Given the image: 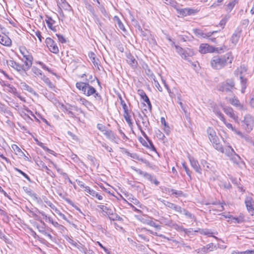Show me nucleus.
<instances>
[{
	"label": "nucleus",
	"instance_id": "nucleus-12",
	"mask_svg": "<svg viewBox=\"0 0 254 254\" xmlns=\"http://www.w3.org/2000/svg\"><path fill=\"white\" fill-rule=\"evenodd\" d=\"M94 94L95 98H100V95L98 93L96 92V89L88 83L86 89L85 93H84V95L87 96H90Z\"/></svg>",
	"mask_w": 254,
	"mask_h": 254
},
{
	"label": "nucleus",
	"instance_id": "nucleus-3",
	"mask_svg": "<svg viewBox=\"0 0 254 254\" xmlns=\"http://www.w3.org/2000/svg\"><path fill=\"white\" fill-rule=\"evenodd\" d=\"M234 163L238 164L241 161L240 157L237 154L234 149L230 145L224 149V152Z\"/></svg>",
	"mask_w": 254,
	"mask_h": 254
},
{
	"label": "nucleus",
	"instance_id": "nucleus-61",
	"mask_svg": "<svg viewBox=\"0 0 254 254\" xmlns=\"http://www.w3.org/2000/svg\"><path fill=\"white\" fill-rule=\"evenodd\" d=\"M156 133L157 137L159 139H161V140H163L164 139V138L165 137V135L160 130H158L156 131Z\"/></svg>",
	"mask_w": 254,
	"mask_h": 254
},
{
	"label": "nucleus",
	"instance_id": "nucleus-49",
	"mask_svg": "<svg viewBox=\"0 0 254 254\" xmlns=\"http://www.w3.org/2000/svg\"><path fill=\"white\" fill-rule=\"evenodd\" d=\"M147 223L152 226V227H154V228H155L157 230H160L161 228V226L160 225H158L157 224H156L155 222L152 221V220H148V222H147Z\"/></svg>",
	"mask_w": 254,
	"mask_h": 254
},
{
	"label": "nucleus",
	"instance_id": "nucleus-18",
	"mask_svg": "<svg viewBox=\"0 0 254 254\" xmlns=\"http://www.w3.org/2000/svg\"><path fill=\"white\" fill-rule=\"evenodd\" d=\"M245 203L249 212L254 210V201L252 197H247L245 199Z\"/></svg>",
	"mask_w": 254,
	"mask_h": 254
},
{
	"label": "nucleus",
	"instance_id": "nucleus-25",
	"mask_svg": "<svg viewBox=\"0 0 254 254\" xmlns=\"http://www.w3.org/2000/svg\"><path fill=\"white\" fill-rule=\"evenodd\" d=\"M88 83L77 82H76L75 86L78 89L82 91L84 94V93H85L86 91V87L88 86Z\"/></svg>",
	"mask_w": 254,
	"mask_h": 254
},
{
	"label": "nucleus",
	"instance_id": "nucleus-32",
	"mask_svg": "<svg viewBox=\"0 0 254 254\" xmlns=\"http://www.w3.org/2000/svg\"><path fill=\"white\" fill-rule=\"evenodd\" d=\"M32 71L34 73L35 76L40 77L41 78H42V77H43V76L45 75L43 74L41 70H40V69H39L38 68H37L36 66H34L32 67Z\"/></svg>",
	"mask_w": 254,
	"mask_h": 254
},
{
	"label": "nucleus",
	"instance_id": "nucleus-54",
	"mask_svg": "<svg viewBox=\"0 0 254 254\" xmlns=\"http://www.w3.org/2000/svg\"><path fill=\"white\" fill-rule=\"evenodd\" d=\"M229 16L226 15L223 18H222L219 22V25L222 27V28L224 27L228 19L229 18Z\"/></svg>",
	"mask_w": 254,
	"mask_h": 254
},
{
	"label": "nucleus",
	"instance_id": "nucleus-53",
	"mask_svg": "<svg viewBox=\"0 0 254 254\" xmlns=\"http://www.w3.org/2000/svg\"><path fill=\"white\" fill-rule=\"evenodd\" d=\"M45 202L48 206H49L51 209H52L53 210H54L56 212L57 211L58 209L50 201L47 200V201H45Z\"/></svg>",
	"mask_w": 254,
	"mask_h": 254
},
{
	"label": "nucleus",
	"instance_id": "nucleus-38",
	"mask_svg": "<svg viewBox=\"0 0 254 254\" xmlns=\"http://www.w3.org/2000/svg\"><path fill=\"white\" fill-rule=\"evenodd\" d=\"M145 69V72L147 75L151 79H154L155 78V76L152 72V71L148 68L147 65H145V67H143Z\"/></svg>",
	"mask_w": 254,
	"mask_h": 254
},
{
	"label": "nucleus",
	"instance_id": "nucleus-6",
	"mask_svg": "<svg viewBox=\"0 0 254 254\" xmlns=\"http://www.w3.org/2000/svg\"><path fill=\"white\" fill-rule=\"evenodd\" d=\"M243 128L248 132H250L253 128L254 119L250 115H247L245 117L242 125Z\"/></svg>",
	"mask_w": 254,
	"mask_h": 254
},
{
	"label": "nucleus",
	"instance_id": "nucleus-56",
	"mask_svg": "<svg viewBox=\"0 0 254 254\" xmlns=\"http://www.w3.org/2000/svg\"><path fill=\"white\" fill-rule=\"evenodd\" d=\"M85 191L93 197L94 196L95 193H96V191L91 189L89 187L85 188Z\"/></svg>",
	"mask_w": 254,
	"mask_h": 254
},
{
	"label": "nucleus",
	"instance_id": "nucleus-27",
	"mask_svg": "<svg viewBox=\"0 0 254 254\" xmlns=\"http://www.w3.org/2000/svg\"><path fill=\"white\" fill-rule=\"evenodd\" d=\"M20 87L22 89L26 90L31 93L35 94V91H34L33 88L32 87H31L30 86H29L28 85H27L24 82H21L20 83Z\"/></svg>",
	"mask_w": 254,
	"mask_h": 254
},
{
	"label": "nucleus",
	"instance_id": "nucleus-64",
	"mask_svg": "<svg viewBox=\"0 0 254 254\" xmlns=\"http://www.w3.org/2000/svg\"><path fill=\"white\" fill-rule=\"evenodd\" d=\"M97 128L99 130H100L101 131L103 132V133L105 132L107 130L106 129V127L105 126L101 124H98L97 125Z\"/></svg>",
	"mask_w": 254,
	"mask_h": 254
},
{
	"label": "nucleus",
	"instance_id": "nucleus-60",
	"mask_svg": "<svg viewBox=\"0 0 254 254\" xmlns=\"http://www.w3.org/2000/svg\"><path fill=\"white\" fill-rule=\"evenodd\" d=\"M21 116L27 122H29L30 121H32V119L30 117L29 115L27 114H26V113H22L21 114Z\"/></svg>",
	"mask_w": 254,
	"mask_h": 254
},
{
	"label": "nucleus",
	"instance_id": "nucleus-23",
	"mask_svg": "<svg viewBox=\"0 0 254 254\" xmlns=\"http://www.w3.org/2000/svg\"><path fill=\"white\" fill-rule=\"evenodd\" d=\"M106 137L112 141L117 142V136L111 130H107L104 132Z\"/></svg>",
	"mask_w": 254,
	"mask_h": 254
},
{
	"label": "nucleus",
	"instance_id": "nucleus-9",
	"mask_svg": "<svg viewBox=\"0 0 254 254\" xmlns=\"http://www.w3.org/2000/svg\"><path fill=\"white\" fill-rule=\"evenodd\" d=\"M173 210L180 214L185 215L188 218L192 219L193 218V216L189 211L177 204L175 205Z\"/></svg>",
	"mask_w": 254,
	"mask_h": 254
},
{
	"label": "nucleus",
	"instance_id": "nucleus-24",
	"mask_svg": "<svg viewBox=\"0 0 254 254\" xmlns=\"http://www.w3.org/2000/svg\"><path fill=\"white\" fill-rule=\"evenodd\" d=\"M212 108L213 112L217 116V117L221 120H224V115L221 113L219 107L216 105H214L212 107Z\"/></svg>",
	"mask_w": 254,
	"mask_h": 254
},
{
	"label": "nucleus",
	"instance_id": "nucleus-2",
	"mask_svg": "<svg viewBox=\"0 0 254 254\" xmlns=\"http://www.w3.org/2000/svg\"><path fill=\"white\" fill-rule=\"evenodd\" d=\"M207 133L209 139L214 148L220 152H224V148L219 141L215 130L212 127H209L207 129Z\"/></svg>",
	"mask_w": 254,
	"mask_h": 254
},
{
	"label": "nucleus",
	"instance_id": "nucleus-62",
	"mask_svg": "<svg viewBox=\"0 0 254 254\" xmlns=\"http://www.w3.org/2000/svg\"><path fill=\"white\" fill-rule=\"evenodd\" d=\"M75 247H76L80 251H81L82 252H84L85 251V250H86V248H85L80 243H77Z\"/></svg>",
	"mask_w": 254,
	"mask_h": 254
},
{
	"label": "nucleus",
	"instance_id": "nucleus-40",
	"mask_svg": "<svg viewBox=\"0 0 254 254\" xmlns=\"http://www.w3.org/2000/svg\"><path fill=\"white\" fill-rule=\"evenodd\" d=\"M50 163H51V164L53 165V166L54 167V168H55V169L57 170V172H58L59 174H61V175H63V176H64V177L67 176V174H66L64 172V171H63V169H61L60 168H59V167H58V166L56 164H55L53 162H52V161H50Z\"/></svg>",
	"mask_w": 254,
	"mask_h": 254
},
{
	"label": "nucleus",
	"instance_id": "nucleus-15",
	"mask_svg": "<svg viewBox=\"0 0 254 254\" xmlns=\"http://www.w3.org/2000/svg\"><path fill=\"white\" fill-rule=\"evenodd\" d=\"M23 58L25 59L24 61L25 66H24L25 69H24V70L27 71L31 67L32 64L33 57L31 55L28 54Z\"/></svg>",
	"mask_w": 254,
	"mask_h": 254
},
{
	"label": "nucleus",
	"instance_id": "nucleus-21",
	"mask_svg": "<svg viewBox=\"0 0 254 254\" xmlns=\"http://www.w3.org/2000/svg\"><path fill=\"white\" fill-rule=\"evenodd\" d=\"M4 90L6 92L11 93L17 96L21 100H24L23 98L19 96V94L17 92L16 89L13 85L8 84V85H6V87L4 88Z\"/></svg>",
	"mask_w": 254,
	"mask_h": 254
},
{
	"label": "nucleus",
	"instance_id": "nucleus-10",
	"mask_svg": "<svg viewBox=\"0 0 254 254\" xmlns=\"http://www.w3.org/2000/svg\"><path fill=\"white\" fill-rule=\"evenodd\" d=\"M193 32L195 34V35L197 37H201L203 38H208L211 37V36L215 33H216L217 31H214L213 32H209L208 33H204L202 30L199 29H193L192 30Z\"/></svg>",
	"mask_w": 254,
	"mask_h": 254
},
{
	"label": "nucleus",
	"instance_id": "nucleus-34",
	"mask_svg": "<svg viewBox=\"0 0 254 254\" xmlns=\"http://www.w3.org/2000/svg\"><path fill=\"white\" fill-rule=\"evenodd\" d=\"M201 164L206 171L212 170V166L206 160H202Z\"/></svg>",
	"mask_w": 254,
	"mask_h": 254
},
{
	"label": "nucleus",
	"instance_id": "nucleus-46",
	"mask_svg": "<svg viewBox=\"0 0 254 254\" xmlns=\"http://www.w3.org/2000/svg\"><path fill=\"white\" fill-rule=\"evenodd\" d=\"M127 61L128 63L131 66H134L136 63L135 59L131 55H128L127 57Z\"/></svg>",
	"mask_w": 254,
	"mask_h": 254
},
{
	"label": "nucleus",
	"instance_id": "nucleus-36",
	"mask_svg": "<svg viewBox=\"0 0 254 254\" xmlns=\"http://www.w3.org/2000/svg\"><path fill=\"white\" fill-rule=\"evenodd\" d=\"M238 2V0H233L230 1L226 5V10L231 11L235 5Z\"/></svg>",
	"mask_w": 254,
	"mask_h": 254
},
{
	"label": "nucleus",
	"instance_id": "nucleus-52",
	"mask_svg": "<svg viewBox=\"0 0 254 254\" xmlns=\"http://www.w3.org/2000/svg\"><path fill=\"white\" fill-rule=\"evenodd\" d=\"M206 249L208 251V252H211L216 249V246L214 245L213 243H210L205 246Z\"/></svg>",
	"mask_w": 254,
	"mask_h": 254
},
{
	"label": "nucleus",
	"instance_id": "nucleus-57",
	"mask_svg": "<svg viewBox=\"0 0 254 254\" xmlns=\"http://www.w3.org/2000/svg\"><path fill=\"white\" fill-rule=\"evenodd\" d=\"M120 101H121V104L122 106V107L124 109V112H127V111H128L127 106L125 101L123 100V99L120 97Z\"/></svg>",
	"mask_w": 254,
	"mask_h": 254
},
{
	"label": "nucleus",
	"instance_id": "nucleus-16",
	"mask_svg": "<svg viewBox=\"0 0 254 254\" xmlns=\"http://www.w3.org/2000/svg\"><path fill=\"white\" fill-rule=\"evenodd\" d=\"M230 103L233 106L237 107L239 110H245L246 108L243 104H241L239 100L235 97L229 99Z\"/></svg>",
	"mask_w": 254,
	"mask_h": 254
},
{
	"label": "nucleus",
	"instance_id": "nucleus-5",
	"mask_svg": "<svg viewBox=\"0 0 254 254\" xmlns=\"http://www.w3.org/2000/svg\"><path fill=\"white\" fill-rule=\"evenodd\" d=\"M243 69L242 67L238 68L234 72V74L236 76H240V79L241 85V92L244 93L245 89L247 86V79L242 75Z\"/></svg>",
	"mask_w": 254,
	"mask_h": 254
},
{
	"label": "nucleus",
	"instance_id": "nucleus-8",
	"mask_svg": "<svg viewBox=\"0 0 254 254\" xmlns=\"http://www.w3.org/2000/svg\"><path fill=\"white\" fill-rule=\"evenodd\" d=\"M199 51L202 54L214 52V48L207 44H201L199 47Z\"/></svg>",
	"mask_w": 254,
	"mask_h": 254
},
{
	"label": "nucleus",
	"instance_id": "nucleus-26",
	"mask_svg": "<svg viewBox=\"0 0 254 254\" xmlns=\"http://www.w3.org/2000/svg\"><path fill=\"white\" fill-rule=\"evenodd\" d=\"M139 91L140 92V95L141 98L144 100L145 102L146 103V104L148 105V108L151 110L152 106L149 99L148 98L145 93L143 92L142 90Z\"/></svg>",
	"mask_w": 254,
	"mask_h": 254
},
{
	"label": "nucleus",
	"instance_id": "nucleus-33",
	"mask_svg": "<svg viewBox=\"0 0 254 254\" xmlns=\"http://www.w3.org/2000/svg\"><path fill=\"white\" fill-rule=\"evenodd\" d=\"M45 83L48 86V87L51 88V89L54 90L55 88V85L51 81L50 79L46 77L45 75L43 76V77L41 78Z\"/></svg>",
	"mask_w": 254,
	"mask_h": 254
},
{
	"label": "nucleus",
	"instance_id": "nucleus-19",
	"mask_svg": "<svg viewBox=\"0 0 254 254\" xmlns=\"http://www.w3.org/2000/svg\"><path fill=\"white\" fill-rule=\"evenodd\" d=\"M97 207L101 210V211L104 216H108L109 214H112V211L113 210V209L104 205H98Z\"/></svg>",
	"mask_w": 254,
	"mask_h": 254
},
{
	"label": "nucleus",
	"instance_id": "nucleus-7",
	"mask_svg": "<svg viewBox=\"0 0 254 254\" xmlns=\"http://www.w3.org/2000/svg\"><path fill=\"white\" fill-rule=\"evenodd\" d=\"M45 43L49 50L52 53L57 54L59 53V48L55 42L51 38H47Z\"/></svg>",
	"mask_w": 254,
	"mask_h": 254
},
{
	"label": "nucleus",
	"instance_id": "nucleus-4",
	"mask_svg": "<svg viewBox=\"0 0 254 254\" xmlns=\"http://www.w3.org/2000/svg\"><path fill=\"white\" fill-rule=\"evenodd\" d=\"M235 88V82L232 79H227L221 83L219 86V90L222 92H228Z\"/></svg>",
	"mask_w": 254,
	"mask_h": 254
},
{
	"label": "nucleus",
	"instance_id": "nucleus-1",
	"mask_svg": "<svg viewBox=\"0 0 254 254\" xmlns=\"http://www.w3.org/2000/svg\"><path fill=\"white\" fill-rule=\"evenodd\" d=\"M233 59L231 52H228L223 55H216L211 60L210 64L213 68L220 69L231 64Z\"/></svg>",
	"mask_w": 254,
	"mask_h": 254
},
{
	"label": "nucleus",
	"instance_id": "nucleus-55",
	"mask_svg": "<svg viewBox=\"0 0 254 254\" xmlns=\"http://www.w3.org/2000/svg\"><path fill=\"white\" fill-rule=\"evenodd\" d=\"M86 8L94 16H96L94 9L90 4H87L86 5Z\"/></svg>",
	"mask_w": 254,
	"mask_h": 254
},
{
	"label": "nucleus",
	"instance_id": "nucleus-17",
	"mask_svg": "<svg viewBox=\"0 0 254 254\" xmlns=\"http://www.w3.org/2000/svg\"><path fill=\"white\" fill-rule=\"evenodd\" d=\"M0 43L5 46H10L11 45V39L6 35H0Z\"/></svg>",
	"mask_w": 254,
	"mask_h": 254
},
{
	"label": "nucleus",
	"instance_id": "nucleus-39",
	"mask_svg": "<svg viewBox=\"0 0 254 254\" xmlns=\"http://www.w3.org/2000/svg\"><path fill=\"white\" fill-rule=\"evenodd\" d=\"M11 148L16 155L22 156V154H23L21 150L16 144L12 145Z\"/></svg>",
	"mask_w": 254,
	"mask_h": 254
},
{
	"label": "nucleus",
	"instance_id": "nucleus-20",
	"mask_svg": "<svg viewBox=\"0 0 254 254\" xmlns=\"http://www.w3.org/2000/svg\"><path fill=\"white\" fill-rule=\"evenodd\" d=\"M221 121L223 122V123L225 124V125L227 127V128L231 129L235 133L239 135L241 137L243 138L244 137L243 134L240 130L233 127L231 124L227 123L225 118L224 120Z\"/></svg>",
	"mask_w": 254,
	"mask_h": 254
},
{
	"label": "nucleus",
	"instance_id": "nucleus-22",
	"mask_svg": "<svg viewBox=\"0 0 254 254\" xmlns=\"http://www.w3.org/2000/svg\"><path fill=\"white\" fill-rule=\"evenodd\" d=\"M45 21L47 24L48 27L53 30V31H56V27L54 26L55 23V21L51 17L46 16Z\"/></svg>",
	"mask_w": 254,
	"mask_h": 254
},
{
	"label": "nucleus",
	"instance_id": "nucleus-48",
	"mask_svg": "<svg viewBox=\"0 0 254 254\" xmlns=\"http://www.w3.org/2000/svg\"><path fill=\"white\" fill-rule=\"evenodd\" d=\"M172 46L174 45V46L175 47L176 49V52L182 57V55H183V53H184L185 50L183 49L181 47H180L178 45H176L175 44L174 42H173L172 43Z\"/></svg>",
	"mask_w": 254,
	"mask_h": 254
},
{
	"label": "nucleus",
	"instance_id": "nucleus-29",
	"mask_svg": "<svg viewBox=\"0 0 254 254\" xmlns=\"http://www.w3.org/2000/svg\"><path fill=\"white\" fill-rule=\"evenodd\" d=\"M194 54V52L190 49H187L185 50L183 55L182 56V58L184 59L185 60H188V58L189 57H192Z\"/></svg>",
	"mask_w": 254,
	"mask_h": 254
},
{
	"label": "nucleus",
	"instance_id": "nucleus-42",
	"mask_svg": "<svg viewBox=\"0 0 254 254\" xmlns=\"http://www.w3.org/2000/svg\"><path fill=\"white\" fill-rule=\"evenodd\" d=\"M179 10V13L180 14L182 15L183 16H186L187 15H189L191 14V11L192 10L190 8H184V9H181Z\"/></svg>",
	"mask_w": 254,
	"mask_h": 254
},
{
	"label": "nucleus",
	"instance_id": "nucleus-28",
	"mask_svg": "<svg viewBox=\"0 0 254 254\" xmlns=\"http://www.w3.org/2000/svg\"><path fill=\"white\" fill-rule=\"evenodd\" d=\"M78 100L80 102V104L83 105L89 109H91L93 107V105L85 98H80Z\"/></svg>",
	"mask_w": 254,
	"mask_h": 254
},
{
	"label": "nucleus",
	"instance_id": "nucleus-41",
	"mask_svg": "<svg viewBox=\"0 0 254 254\" xmlns=\"http://www.w3.org/2000/svg\"><path fill=\"white\" fill-rule=\"evenodd\" d=\"M124 116L126 121L128 124L129 127L132 126V123L131 122V120L130 119V116L129 115L128 111H127V112H124Z\"/></svg>",
	"mask_w": 254,
	"mask_h": 254
},
{
	"label": "nucleus",
	"instance_id": "nucleus-30",
	"mask_svg": "<svg viewBox=\"0 0 254 254\" xmlns=\"http://www.w3.org/2000/svg\"><path fill=\"white\" fill-rule=\"evenodd\" d=\"M35 140L36 142V144L42 147L44 150L48 152L51 154L55 155V152L53 150L49 149L47 147L45 146L42 142L39 141L37 139H35Z\"/></svg>",
	"mask_w": 254,
	"mask_h": 254
},
{
	"label": "nucleus",
	"instance_id": "nucleus-51",
	"mask_svg": "<svg viewBox=\"0 0 254 254\" xmlns=\"http://www.w3.org/2000/svg\"><path fill=\"white\" fill-rule=\"evenodd\" d=\"M173 222V221L168 218H162L161 219V223L164 224L168 226H171Z\"/></svg>",
	"mask_w": 254,
	"mask_h": 254
},
{
	"label": "nucleus",
	"instance_id": "nucleus-11",
	"mask_svg": "<svg viewBox=\"0 0 254 254\" xmlns=\"http://www.w3.org/2000/svg\"><path fill=\"white\" fill-rule=\"evenodd\" d=\"M7 64L8 66L13 68L14 69H15L18 72H21V71L25 72L26 71V70H24V69H25V68L23 65H21V64L16 63L15 62H14L13 60H9V61H7Z\"/></svg>",
	"mask_w": 254,
	"mask_h": 254
},
{
	"label": "nucleus",
	"instance_id": "nucleus-35",
	"mask_svg": "<svg viewBox=\"0 0 254 254\" xmlns=\"http://www.w3.org/2000/svg\"><path fill=\"white\" fill-rule=\"evenodd\" d=\"M240 37V31L235 32L231 37V41L235 45L236 44Z\"/></svg>",
	"mask_w": 254,
	"mask_h": 254
},
{
	"label": "nucleus",
	"instance_id": "nucleus-45",
	"mask_svg": "<svg viewBox=\"0 0 254 254\" xmlns=\"http://www.w3.org/2000/svg\"><path fill=\"white\" fill-rule=\"evenodd\" d=\"M171 191H172V193L170 194V195H175L176 197H181V196H184V193L181 190H176L174 189L173 190H171Z\"/></svg>",
	"mask_w": 254,
	"mask_h": 254
},
{
	"label": "nucleus",
	"instance_id": "nucleus-37",
	"mask_svg": "<svg viewBox=\"0 0 254 254\" xmlns=\"http://www.w3.org/2000/svg\"><path fill=\"white\" fill-rule=\"evenodd\" d=\"M170 227L178 231H184L186 233L188 232L187 229L184 228L183 226L178 225L177 224L174 223L173 221Z\"/></svg>",
	"mask_w": 254,
	"mask_h": 254
},
{
	"label": "nucleus",
	"instance_id": "nucleus-47",
	"mask_svg": "<svg viewBox=\"0 0 254 254\" xmlns=\"http://www.w3.org/2000/svg\"><path fill=\"white\" fill-rule=\"evenodd\" d=\"M115 18L117 20L116 26H118L119 28L122 30L123 31H125V28L121 20L118 17L116 16Z\"/></svg>",
	"mask_w": 254,
	"mask_h": 254
},
{
	"label": "nucleus",
	"instance_id": "nucleus-63",
	"mask_svg": "<svg viewBox=\"0 0 254 254\" xmlns=\"http://www.w3.org/2000/svg\"><path fill=\"white\" fill-rule=\"evenodd\" d=\"M56 36H57L59 42H61L62 43H64L66 42V40L63 35L56 34Z\"/></svg>",
	"mask_w": 254,
	"mask_h": 254
},
{
	"label": "nucleus",
	"instance_id": "nucleus-31",
	"mask_svg": "<svg viewBox=\"0 0 254 254\" xmlns=\"http://www.w3.org/2000/svg\"><path fill=\"white\" fill-rule=\"evenodd\" d=\"M108 217L111 220H113V221H115V220L122 221V220H123V218L115 212V209H113V210L112 211V214H109V215L108 216Z\"/></svg>",
	"mask_w": 254,
	"mask_h": 254
},
{
	"label": "nucleus",
	"instance_id": "nucleus-44",
	"mask_svg": "<svg viewBox=\"0 0 254 254\" xmlns=\"http://www.w3.org/2000/svg\"><path fill=\"white\" fill-rule=\"evenodd\" d=\"M161 202L163 203V204L167 207L173 209L176 204L173 203L172 202L165 201L163 199L161 200V199H159Z\"/></svg>",
	"mask_w": 254,
	"mask_h": 254
},
{
	"label": "nucleus",
	"instance_id": "nucleus-50",
	"mask_svg": "<svg viewBox=\"0 0 254 254\" xmlns=\"http://www.w3.org/2000/svg\"><path fill=\"white\" fill-rule=\"evenodd\" d=\"M232 254H254V250H248L245 252L233 251Z\"/></svg>",
	"mask_w": 254,
	"mask_h": 254
},
{
	"label": "nucleus",
	"instance_id": "nucleus-14",
	"mask_svg": "<svg viewBox=\"0 0 254 254\" xmlns=\"http://www.w3.org/2000/svg\"><path fill=\"white\" fill-rule=\"evenodd\" d=\"M223 111L225 113L229 116L231 118L233 119L235 122L238 121V116L235 114L233 109L229 107H224Z\"/></svg>",
	"mask_w": 254,
	"mask_h": 254
},
{
	"label": "nucleus",
	"instance_id": "nucleus-13",
	"mask_svg": "<svg viewBox=\"0 0 254 254\" xmlns=\"http://www.w3.org/2000/svg\"><path fill=\"white\" fill-rule=\"evenodd\" d=\"M190 164L193 169L198 173L201 174V169L198 161L194 158L189 157Z\"/></svg>",
	"mask_w": 254,
	"mask_h": 254
},
{
	"label": "nucleus",
	"instance_id": "nucleus-59",
	"mask_svg": "<svg viewBox=\"0 0 254 254\" xmlns=\"http://www.w3.org/2000/svg\"><path fill=\"white\" fill-rule=\"evenodd\" d=\"M201 234L204 235L211 236L213 234L212 231L209 229H203L200 232Z\"/></svg>",
	"mask_w": 254,
	"mask_h": 254
},
{
	"label": "nucleus",
	"instance_id": "nucleus-58",
	"mask_svg": "<svg viewBox=\"0 0 254 254\" xmlns=\"http://www.w3.org/2000/svg\"><path fill=\"white\" fill-rule=\"evenodd\" d=\"M37 64H40L42 68H43L45 70H47L49 72H51V70L47 67L43 63L41 62H36Z\"/></svg>",
	"mask_w": 254,
	"mask_h": 254
},
{
	"label": "nucleus",
	"instance_id": "nucleus-43",
	"mask_svg": "<svg viewBox=\"0 0 254 254\" xmlns=\"http://www.w3.org/2000/svg\"><path fill=\"white\" fill-rule=\"evenodd\" d=\"M132 169L138 174H140V175H142L144 176L145 177L150 179L151 177V176L148 174L146 172H143L140 169H137L134 168H132Z\"/></svg>",
	"mask_w": 254,
	"mask_h": 254
}]
</instances>
